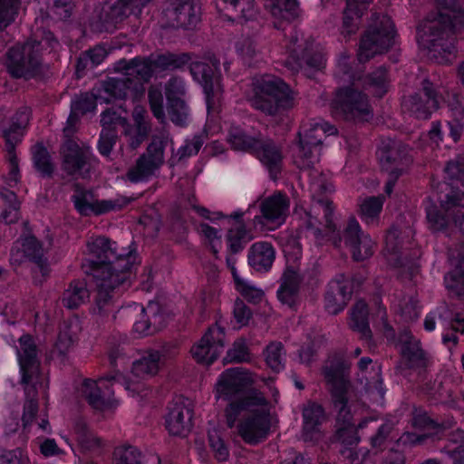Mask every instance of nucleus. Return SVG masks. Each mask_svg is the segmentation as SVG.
Segmentation results:
<instances>
[{"instance_id":"1","label":"nucleus","mask_w":464,"mask_h":464,"mask_svg":"<svg viewBox=\"0 0 464 464\" xmlns=\"http://www.w3.org/2000/svg\"><path fill=\"white\" fill-rule=\"evenodd\" d=\"M252 372L243 368L224 371L217 379L214 395L217 400L229 401L224 411L226 425L245 443L257 445L271 433L276 425L274 414L277 391L270 379L266 382L271 393L267 400L262 392L247 390L255 383Z\"/></svg>"},{"instance_id":"2","label":"nucleus","mask_w":464,"mask_h":464,"mask_svg":"<svg viewBox=\"0 0 464 464\" xmlns=\"http://www.w3.org/2000/svg\"><path fill=\"white\" fill-rule=\"evenodd\" d=\"M185 54L174 55L171 53L160 54L149 60L134 59L130 62L121 60L116 63L115 69L121 76L110 78L102 90L92 95H82L72 105V112L67 121L64 132H72L71 126L74 125L80 113L92 111L96 104L114 103L117 100L132 96L134 100L144 94V82L156 72L165 69L182 66L187 63Z\"/></svg>"},{"instance_id":"3","label":"nucleus","mask_w":464,"mask_h":464,"mask_svg":"<svg viewBox=\"0 0 464 464\" xmlns=\"http://www.w3.org/2000/svg\"><path fill=\"white\" fill-rule=\"evenodd\" d=\"M86 262L96 285L94 311L109 317L115 308L113 298L130 285L131 270L138 263V256L133 251L120 248L105 237H96L87 242Z\"/></svg>"},{"instance_id":"4","label":"nucleus","mask_w":464,"mask_h":464,"mask_svg":"<svg viewBox=\"0 0 464 464\" xmlns=\"http://www.w3.org/2000/svg\"><path fill=\"white\" fill-rule=\"evenodd\" d=\"M439 17L428 18L417 27L419 48L438 63H450L455 58V36L464 30V11L455 0H436Z\"/></svg>"},{"instance_id":"5","label":"nucleus","mask_w":464,"mask_h":464,"mask_svg":"<svg viewBox=\"0 0 464 464\" xmlns=\"http://www.w3.org/2000/svg\"><path fill=\"white\" fill-rule=\"evenodd\" d=\"M337 74L351 86L340 90L333 102L334 110L343 113L346 119L366 121L371 116L366 98L358 91L361 87L372 95L382 97L389 88V79L385 69L381 68L362 79L350 67V57L340 56L337 62Z\"/></svg>"},{"instance_id":"6","label":"nucleus","mask_w":464,"mask_h":464,"mask_svg":"<svg viewBox=\"0 0 464 464\" xmlns=\"http://www.w3.org/2000/svg\"><path fill=\"white\" fill-rule=\"evenodd\" d=\"M325 376L333 383L334 406L338 410L337 436L343 446L342 455L346 460L345 464H362L368 450L365 448H354L359 442V437L352 410L354 414L357 413L359 405L352 400V387L343 377L334 379L329 372Z\"/></svg>"},{"instance_id":"7","label":"nucleus","mask_w":464,"mask_h":464,"mask_svg":"<svg viewBox=\"0 0 464 464\" xmlns=\"http://www.w3.org/2000/svg\"><path fill=\"white\" fill-rule=\"evenodd\" d=\"M125 110L119 108L118 111L107 109L102 114V130L100 141H98V150L102 155H110L117 138V128L121 127L127 140L131 148H137L148 136L150 130L149 116L146 109L141 105H135L132 111L133 124L126 122Z\"/></svg>"},{"instance_id":"8","label":"nucleus","mask_w":464,"mask_h":464,"mask_svg":"<svg viewBox=\"0 0 464 464\" xmlns=\"http://www.w3.org/2000/svg\"><path fill=\"white\" fill-rule=\"evenodd\" d=\"M122 383L130 395L135 396L146 389L144 383L127 381L121 373L102 377L100 379H84L78 388V392L88 401L93 409L104 414L111 413L119 405L114 397L112 386L114 383Z\"/></svg>"},{"instance_id":"9","label":"nucleus","mask_w":464,"mask_h":464,"mask_svg":"<svg viewBox=\"0 0 464 464\" xmlns=\"http://www.w3.org/2000/svg\"><path fill=\"white\" fill-rule=\"evenodd\" d=\"M249 100L253 107L269 115H276L293 105L289 86L272 74L263 75L254 82Z\"/></svg>"},{"instance_id":"10","label":"nucleus","mask_w":464,"mask_h":464,"mask_svg":"<svg viewBox=\"0 0 464 464\" xmlns=\"http://www.w3.org/2000/svg\"><path fill=\"white\" fill-rule=\"evenodd\" d=\"M336 132L334 126L321 120L304 123L298 132V141L292 150L295 165L301 169L314 167L319 160L323 138Z\"/></svg>"},{"instance_id":"11","label":"nucleus","mask_w":464,"mask_h":464,"mask_svg":"<svg viewBox=\"0 0 464 464\" xmlns=\"http://www.w3.org/2000/svg\"><path fill=\"white\" fill-rule=\"evenodd\" d=\"M279 244L286 259V270L283 274V283L277 290V298L283 304L293 308L298 302V266L302 256V246L298 236L293 232L281 233Z\"/></svg>"},{"instance_id":"12","label":"nucleus","mask_w":464,"mask_h":464,"mask_svg":"<svg viewBox=\"0 0 464 464\" xmlns=\"http://www.w3.org/2000/svg\"><path fill=\"white\" fill-rule=\"evenodd\" d=\"M226 139L234 150L250 151L256 156L273 177L278 171L282 155L271 140H262L247 135L238 126H230Z\"/></svg>"},{"instance_id":"13","label":"nucleus","mask_w":464,"mask_h":464,"mask_svg":"<svg viewBox=\"0 0 464 464\" xmlns=\"http://www.w3.org/2000/svg\"><path fill=\"white\" fill-rule=\"evenodd\" d=\"M188 206L203 218L212 222L223 220L229 226L227 234V246L231 252L237 253L242 250L248 242L255 238L251 230H248L243 223L245 212L241 209H237L230 215H225L219 211H209L198 204L196 198H188Z\"/></svg>"},{"instance_id":"14","label":"nucleus","mask_w":464,"mask_h":464,"mask_svg":"<svg viewBox=\"0 0 464 464\" xmlns=\"http://www.w3.org/2000/svg\"><path fill=\"white\" fill-rule=\"evenodd\" d=\"M218 63L216 60L208 62H192L190 63V73L195 81L204 89L206 94L208 120L206 125L207 133L214 134L216 129H212L214 113L220 102L221 85L219 77L216 75Z\"/></svg>"},{"instance_id":"15","label":"nucleus","mask_w":464,"mask_h":464,"mask_svg":"<svg viewBox=\"0 0 464 464\" xmlns=\"http://www.w3.org/2000/svg\"><path fill=\"white\" fill-rule=\"evenodd\" d=\"M395 43L396 32L392 19L385 14L377 17L361 41L358 59L366 61L373 55L388 51Z\"/></svg>"},{"instance_id":"16","label":"nucleus","mask_w":464,"mask_h":464,"mask_svg":"<svg viewBox=\"0 0 464 464\" xmlns=\"http://www.w3.org/2000/svg\"><path fill=\"white\" fill-rule=\"evenodd\" d=\"M443 213L438 210L437 207L430 199L426 202L427 218L430 227L435 231H440L454 225L460 230L463 229L464 221V197L459 190H451L447 194L446 200L441 202Z\"/></svg>"},{"instance_id":"17","label":"nucleus","mask_w":464,"mask_h":464,"mask_svg":"<svg viewBox=\"0 0 464 464\" xmlns=\"http://www.w3.org/2000/svg\"><path fill=\"white\" fill-rule=\"evenodd\" d=\"M17 356L21 367L22 380L25 384L27 398L31 397V392L36 385L42 391H44L47 387V381L44 375L39 372L35 346L29 335L20 337Z\"/></svg>"},{"instance_id":"18","label":"nucleus","mask_w":464,"mask_h":464,"mask_svg":"<svg viewBox=\"0 0 464 464\" xmlns=\"http://www.w3.org/2000/svg\"><path fill=\"white\" fill-rule=\"evenodd\" d=\"M5 118L6 112L3 109H0V133L4 134L5 144L8 146L10 167L8 183L12 187L13 184L17 182L19 175L18 162L13 150L22 140L24 130L29 121V112L26 109L17 112L16 115L13 117L8 128H5L3 124Z\"/></svg>"},{"instance_id":"19","label":"nucleus","mask_w":464,"mask_h":464,"mask_svg":"<svg viewBox=\"0 0 464 464\" xmlns=\"http://www.w3.org/2000/svg\"><path fill=\"white\" fill-rule=\"evenodd\" d=\"M259 207L261 215L254 218V227H259L260 230H274L285 222L290 201L287 196L276 193L260 200Z\"/></svg>"},{"instance_id":"20","label":"nucleus","mask_w":464,"mask_h":464,"mask_svg":"<svg viewBox=\"0 0 464 464\" xmlns=\"http://www.w3.org/2000/svg\"><path fill=\"white\" fill-rule=\"evenodd\" d=\"M169 145L172 147L169 136L163 135L153 139L148 148L147 153L143 154L136 165L129 171L128 179L132 182H138L148 179L164 160V150Z\"/></svg>"},{"instance_id":"21","label":"nucleus","mask_w":464,"mask_h":464,"mask_svg":"<svg viewBox=\"0 0 464 464\" xmlns=\"http://www.w3.org/2000/svg\"><path fill=\"white\" fill-rule=\"evenodd\" d=\"M224 339V329L218 324L211 326L204 336L190 347L192 359L199 364L211 365L223 352Z\"/></svg>"},{"instance_id":"22","label":"nucleus","mask_w":464,"mask_h":464,"mask_svg":"<svg viewBox=\"0 0 464 464\" xmlns=\"http://www.w3.org/2000/svg\"><path fill=\"white\" fill-rule=\"evenodd\" d=\"M34 42L12 48L7 56L8 70L14 77L31 76L39 64L38 47Z\"/></svg>"},{"instance_id":"23","label":"nucleus","mask_w":464,"mask_h":464,"mask_svg":"<svg viewBox=\"0 0 464 464\" xmlns=\"http://www.w3.org/2000/svg\"><path fill=\"white\" fill-rule=\"evenodd\" d=\"M74 207L82 216H99L121 208L128 202L126 198L98 199L90 191L77 189L72 197Z\"/></svg>"},{"instance_id":"24","label":"nucleus","mask_w":464,"mask_h":464,"mask_svg":"<svg viewBox=\"0 0 464 464\" xmlns=\"http://www.w3.org/2000/svg\"><path fill=\"white\" fill-rule=\"evenodd\" d=\"M167 112L176 125H186L189 120V109L185 101V86L179 78L170 79L166 85Z\"/></svg>"},{"instance_id":"25","label":"nucleus","mask_w":464,"mask_h":464,"mask_svg":"<svg viewBox=\"0 0 464 464\" xmlns=\"http://www.w3.org/2000/svg\"><path fill=\"white\" fill-rule=\"evenodd\" d=\"M343 238L345 246H349L354 260L362 261L372 255L374 243L368 235L361 232L356 219H349Z\"/></svg>"},{"instance_id":"26","label":"nucleus","mask_w":464,"mask_h":464,"mask_svg":"<svg viewBox=\"0 0 464 464\" xmlns=\"http://www.w3.org/2000/svg\"><path fill=\"white\" fill-rule=\"evenodd\" d=\"M193 410L191 404L183 399H178L168 407L165 426L172 435H185L191 429Z\"/></svg>"},{"instance_id":"27","label":"nucleus","mask_w":464,"mask_h":464,"mask_svg":"<svg viewBox=\"0 0 464 464\" xmlns=\"http://www.w3.org/2000/svg\"><path fill=\"white\" fill-rule=\"evenodd\" d=\"M44 250L45 247L40 245L34 237H27L16 243L12 252V259L14 261H22L23 257H28L34 260L35 263V268L34 270V279L37 282H41L40 279H37V273H40L42 277L46 276L49 273L48 266L42 257Z\"/></svg>"},{"instance_id":"28","label":"nucleus","mask_w":464,"mask_h":464,"mask_svg":"<svg viewBox=\"0 0 464 464\" xmlns=\"http://www.w3.org/2000/svg\"><path fill=\"white\" fill-rule=\"evenodd\" d=\"M353 292V286L343 275L338 276L328 285L324 295V307L327 312L336 314L341 312Z\"/></svg>"},{"instance_id":"29","label":"nucleus","mask_w":464,"mask_h":464,"mask_svg":"<svg viewBox=\"0 0 464 464\" xmlns=\"http://www.w3.org/2000/svg\"><path fill=\"white\" fill-rule=\"evenodd\" d=\"M141 312L143 314L133 324V332L138 336H149L165 326L166 315L158 302H150Z\"/></svg>"},{"instance_id":"30","label":"nucleus","mask_w":464,"mask_h":464,"mask_svg":"<svg viewBox=\"0 0 464 464\" xmlns=\"http://www.w3.org/2000/svg\"><path fill=\"white\" fill-rule=\"evenodd\" d=\"M440 106L437 92L431 86L424 87L420 95L413 96L403 102L402 108L418 119H428L431 112Z\"/></svg>"},{"instance_id":"31","label":"nucleus","mask_w":464,"mask_h":464,"mask_svg":"<svg viewBox=\"0 0 464 464\" xmlns=\"http://www.w3.org/2000/svg\"><path fill=\"white\" fill-rule=\"evenodd\" d=\"M324 420L320 405L309 402L303 411V439L305 441H317L321 436V424Z\"/></svg>"},{"instance_id":"32","label":"nucleus","mask_w":464,"mask_h":464,"mask_svg":"<svg viewBox=\"0 0 464 464\" xmlns=\"http://www.w3.org/2000/svg\"><path fill=\"white\" fill-rule=\"evenodd\" d=\"M163 354L158 350H148L132 362L131 373L139 379H146L158 374Z\"/></svg>"},{"instance_id":"33","label":"nucleus","mask_w":464,"mask_h":464,"mask_svg":"<svg viewBox=\"0 0 464 464\" xmlns=\"http://www.w3.org/2000/svg\"><path fill=\"white\" fill-rule=\"evenodd\" d=\"M62 154L65 169L71 174H82V169L87 164L89 149L80 147L76 141L70 140L63 145Z\"/></svg>"},{"instance_id":"34","label":"nucleus","mask_w":464,"mask_h":464,"mask_svg":"<svg viewBox=\"0 0 464 464\" xmlns=\"http://www.w3.org/2000/svg\"><path fill=\"white\" fill-rule=\"evenodd\" d=\"M275 256L276 252L270 243L258 241L250 247L248 262L256 271L266 272L271 268Z\"/></svg>"},{"instance_id":"35","label":"nucleus","mask_w":464,"mask_h":464,"mask_svg":"<svg viewBox=\"0 0 464 464\" xmlns=\"http://www.w3.org/2000/svg\"><path fill=\"white\" fill-rule=\"evenodd\" d=\"M227 264L230 268L234 285H236V291L253 304L262 302L265 298L264 291L238 275L237 268L234 266V261L232 258L228 257L227 259Z\"/></svg>"},{"instance_id":"36","label":"nucleus","mask_w":464,"mask_h":464,"mask_svg":"<svg viewBox=\"0 0 464 464\" xmlns=\"http://www.w3.org/2000/svg\"><path fill=\"white\" fill-rule=\"evenodd\" d=\"M78 331L79 328L76 323L70 325L64 324L59 333L54 349L51 352V358L63 362L72 348Z\"/></svg>"},{"instance_id":"37","label":"nucleus","mask_w":464,"mask_h":464,"mask_svg":"<svg viewBox=\"0 0 464 464\" xmlns=\"http://www.w3.org/2000/svg\"><path fill=\"white\" fill-rule=\"evenodd\" d=\"M265 5L274 17L276 26L281 21H290L297 15L296 0H266Z\"/></svg>"},{"instance_id":"38","label":"nucleus","mask_w":464,"mask_h":464,"mask_svg":"<svg viewBox=\"0 0 464 464\" xmlns=\"http://www.w3.org/2000/svg\"><path fill=\"white\" fill-rule=\"evenodd\" d=\"M370 1L371 0H347V9L344 13L343 24V34H350L357 30L359 20Z\"/></svg>"},{"instance_id":"39","label":"nucleus","mask_w":464,"mask_h":464,"mask_svg":"<svg viewBox=\"0 0 464 464\" xmlns=\"http://www.w3.org/2000/svg\"><path fill=\"white\" fill-rule=\"evenodd\" d=\"M200 8L193 0H184L174 5V14L177 24L188 27L199 18Z\"/></svg>"},{"instance_id":"40","label":"nucleus","mask_w":464,"mask_h":464,"mask_svg":"<svg viewBox=\"0 0 464 464\" xmlns=\"http://www.w3.org/2000/svg\"><path fill=\"white\" fill-rule=\"evenodd\" d=\"M454 269L445 276V285L448 290L458 296L464 295V255L459 259L451 258Z\"/></svg>"},{"instance_id":"41","label":"nucleus","mask_w":464,"mask_h":464,"mask_svg":"<svg viewBox=\"0 0 464 464\" xmlns=\"http://www.w3.org/2000/svg\"><path fill=\"white\" fill-rule=\"evenodd\" d=\"M19 203L15 194L7 189H0V220L13 223L18 218Z\"/></svg>"},{"instance_id":"42","label":"nucleus","mask_w":464,"mask_h":464,"mask_svg":"<svg viewBox=\"0 0 464 464\" xmlns=\"http://www.w3.org/2000/svg\"><path fill=\"white\" fill-rule=\"evenodd\" d=\"M290 53L294 59L298 61H304L308 67L314 70H321L324 67L325 59L320 51H316L313 55L309 54V48L304 47L303 43L295 44L289 49Z\"/></svg>"},{"instance_id":"43","label":"nucleus","mask_w":464,"mask_h":464,"mask_svg":"<svg viewBox=\"0 0 464 464\" xmlns=\"http://www.w3.org/2000/svg\"><path fill=\"white\" fill-rule=\"evenodd\" d=\"M384 199L382 198H365L360 204V216L367 225L378 222V218L382 210Z\"/></svg>"},{"instance_id":"44","label":"nucleus","mask_w":464,"mask_h":464,"mask_svg":"<svg viewBox=\"0 0 464 464\" xmlns=\"http://www.w3.org/2000/svg\"><path fill=\"white\" fill-rule=\"evenodd\" d=\"M367 306L366 304L360 300L353 306L351 316H350V326L353 330L362 334L363 337L370 336V331L368 329L367 323Z\"/></svg>"},{"instance_id":"45","label":"nucleus","mask_w":464,"mask_h":464,"mask_svg":"<svg viewBox=\"0 0 464 464\" xmlns=\"http://www.w3.org/2000/svg\"><path fill=\"white\" fill-rule=\"evenodd\" d=\"M89 293L83 282L72 283L63 294V303L68 308H76L85 302Z\"/></svg>"},{"instance_id":"46","label":"nucleus","mask_w":464,"mask_h":464,"mask_svg":"<svg viewBox=\"0 0 464 464\" xmlns=\"http://www.w3.org/2000/svg\"><path fill=\"white\" fill-rule=\"evenodd\" d=\"M72 437L85 450L97 448L101 444V440L82 421L74 424Z\"/></svg>"},{"instance_id":"47","label":"nucleus","mask_w":464,"mask_h":464,"mask_svg":"<svg viewBox=\"0 0 464 464\" xmlns=\"http://www.w3.org/2000/svg\"><path fill=\"white\" fill-rule=\"evenodd\" d=\"M400 239V232L398 229H392L386 237V246L384 249V256L389 265L392 267L402 266L401 256L399 255L398 246L401 241Z\"/></svg>"},{"instance_id":"48","label":"nucleus","mask_w":464,"mask_h":464,"mask_svg":"<svg viewBox=\"0 0 464 464\" xmlns=\"http://www.w3.org/2000/svg\"><path fill=\"white\" fill-rule=\"evenodd\" d=\"M399 344L403 357L409 361L420 360L423 356L419 347V342L410 334V332L401 334Z\"/></svg>"},{"instance_id":"49","label":"nucleus","mask_w":464,"mask_h":464,"mask_svg":"<svg viewBox=\"0 0 464 464\" xmlns=\"http://www.w3.org/2000/svg\"><path fill=\"white\" fill-rule=\"evenodd\" d=\"M200 234L204 242L210 247L213 253H217L221 249L223 238L219 229L204 223L200 226Z\"/></svg>"},{"instance_id":"50","label":"nucleus","mask_w":464,"mask_h":464,"mask_svg":"<svg viewBox=\"0 0 464 464\" xmlns=\"http://www.w3.org/2000/svg\"><path fill=\"white\" fill-rule=\"evenodd\" d=\"M37 405L35 401L32 399L26 401L24 405V411L23 415V423L25 427H28L33 423L34 420H36L37 425L43 430H47L49 424L45 418V415L39 416L36 418Z\"/></svg>"},{"instance_id":"51","label":"nucleus","mask_w":464,"mask_h":464,"mask_svg":"<svg viewBox=\"0 0 464 464\" xmlns=\"http://www.w3.org/2000/svg\"><path fill=\"white\" fill-rule=\"evenodd\" d=\"M265 359L271 370L279 372L284 367L281 344L279 343H270L266 349Z\"/></svg>"},{"instance_id":"52","label":"nucleus","mask_w":464,"mask_h":464,"mask_svg":"<svg viewBox=\"0 0 464 464\" xmlns=\"http://www.w3.org/2000/svg\"><path fill=\"white\" fill-rule=\"evenodd\" d=\"M140 454L136 448L121 445L114 452V464H139Z\"/></svg>"},{"instance_id":"53","label":"nucleus","mask_w":464,"mask_h":464,"mask_svg":"<svg viewBox=\"0 0 464 464\" xmlns=\"http://www.w3.org/2000/svg\"><path fill=\"white\" fill-rule=\"evenodd\" d=\"M227 362H245L249 359V353L246 342L244 338L235 341L228 349L226 357Z\"/></svg>"},{"instance_id":"54","label":"nucleus","mask_w":464,"mask_h":464,"mask_svg":"<svg viewBox=\"0 0 464 464\" xmlns=\"http://www.w3.org/2000/svg\"><path fill=\"white\" fill-rule=\"evenodd\" d=\"M19 0H0V29L6 27L14 19Z\"/></svg>"},{"instance_id":"55","label":"nucleus","mask_w":464,"mask_h":464,"mask_svg":"<svg viewBox=\"0 0 464 464\" xmlns=\"http://www.w3.org/2000/svg\"><path fill=\"white\" fill-rule=\"evenodd\" d=\"M308 178L311 180L310 191L313 198H315V196L322 191L328 192L333 190L331 184L326 183L324 177L317 169L310 170Z\"/></svg>"},{"instance_id":"56","label":"nucleus","mask_w":464,"mask_h":464,"mask_svg":"<svg viewBox=\"0 0 464 464\" xmlns=\"http://www.w3.org/2000/svg\"><path fill=\"white\" fill-rule=\"evenodd\" d=\"M150 109L154 116L160 121L165 119V110L163 105V96L161 90L158 87H152L149 93Z\"/></svg>"},{"instance_id":"57","label":"nucleus","mask_w":464,"mask_h":464,"mask_svg":"<svg viewBox=\"0 0 464 464\" xmlns=\"http://www.w3.org/2000/svg\"><path fill=\"white\" fill-rule=\"evenodd\" d=\"M33 159L36 169L43 174H48L53 168L49 160L48 152L42 146H35L33 150Z\"/></svg>"},{"instance_id":"58","label":"nucleus","mask_w":464,"mask_h":464,"mask_svg":"<svg viewBox=\"0 0 464 464\" xmlns=\"http://www.w3.org/2000/svg\"><path fill=\"white\" fill-rule=\"evenodd\" d=\"M250 317L251 311L248 306L242 300H237L233 309V319L236 322L234 325L240 329L248 324Z\"/></svg>"},{"instance_id":"59","label":"nucleus","mask_w":464,"mask_h":464,"mask_svg":"<svg viewBox=\"0 0 464 464\" xmlns=\"http://www.w3.org/2000/svg\"><path fill=\"white\" fill-rule=\"evenodd\" d=\"M318 202L320 203V206L323 208L325 220H326V235L328 237H330L331 240L334 241V244L335 246H338L339 242H342V238L339 235V233H336V227L333 221L329 218V215L331 214V211L333 210V208L331 207V203L327 200L318 199Z\"/></svg>"},{"instance_id":"60","label":"nucleus","mask_w":464,"mask_h":464,"mask_svg":"<svg viewBox=\"0 0 464 464\" xmlns=\"http://www.w3.org/2000/svg\"><path fill=\"white\" fill-rule=\"evenodd\" d=\"M227 6L234 9H240L242 17L246 20L253 18L256 15L255 5L251 0H218Z\"/></svg>"},{"instance_id":"61","label":"nucleus","mask_w":464,"mask_h":464,"mask_svg":"<svg viewBox=\"0 0 464 464\" xmlns=\"http://www.w3.org/2000/svg\"><path fill=\"white\" fill-rule=\"evenodd\" d=\"M236 51L246 63L252 60L257 53V47L255 42L248 37L242 38L236 44Z\"/></svg>"},{"instance_id":"62","label":"nucleus","mask_w":464,"mask_h":464,"mask_svg":"<svg viewBox=\"0 0 464 464\" xmlns=\"http://www.w3.org/2000/svg\"><path fill=\"white\" fill-rule=\"evenodd\" d=\"M209 444L218 460L224 461L227 459L228 450L217 431L209 432Z\"/></svg>"},{"instance_id":"63","label":"nucleus","mask_w":464,"mask_h":464,"mask_svg":"<svg viewBox=\"0 0 464 464\" xmlns=\"http://www.w3.org/2000/svg\"><path fill=\"white\" fill-rule=\"evenodd\" d=\"M148 2H150V0H129L127 3L120 2L119 5L112 9L111 17L117 20L119 17L125 15L127 12L134 13V8L139 5H144L145 3Z\"/></svg>"},{"instance_id":"64","label":"nucleus","mask_w":464,"mask_h":464,"mask_svg":"<svg viewBox=\"0 0 464 464\" xmlns=\"http://www.w3.org/2000/svg\"><path fill=\"white\" fill-rule=\"evenodd\" d=\"M28 459L24 450L17 449L12 451H5L0 456V464H25Z\"/></svg>"}]
</instances>
